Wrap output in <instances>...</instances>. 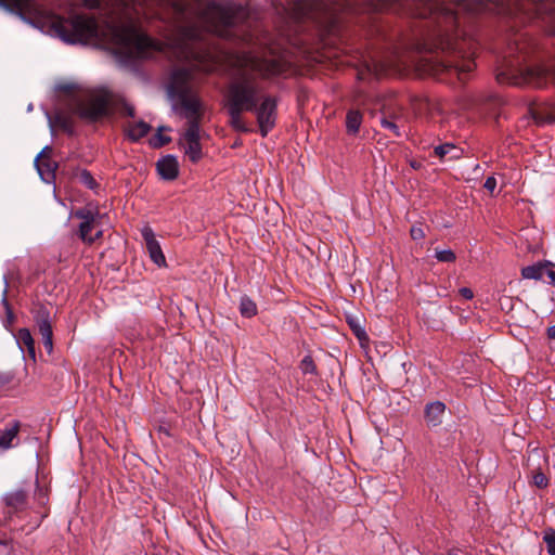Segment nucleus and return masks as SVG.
<instances>
[{
  "mask_svg": "<svg viewBox=\"0 0 555 555\" xmlns=\"http://www.w3.org/2000/svg\"><path fill=\"white\" fill-rule=\"evenodd\" d=\"M409 14L417 18H430L426 30L415 38L409 48L418 52H435L436 56H422L415 64L421 75L439 76L454 74L460 80L475 68L470 57L475 43L459 29L457 11L475 14L486 9L485 0H461L457 10L442 5L437 0L406 1Z\"/></svg>",
  "mask_w": 555,
  "mask_h": 555,
  "instance_id": "f257e3e1",
  "label": "nucleus"
},
{
  "mask_svg": "<svg viewBox=\"0 0 555 555\" xmlns=\"http://www.w3.org/2000/svg\"><path fill=\"white\" fill-rule=\"evenodd\" d=\"M170 8L182 37L190 41L203 40L205 33L224 39L238 38L240 27L248 18L247 9L232 2H209L199 8L195 0H172Z\"/></svg>",
  "mask_w": 555,
  "mask_h": 555,
  "instance_id": "f03ea898",
  "label": "nucleus"
},
{
  "mask_svg": "<svg viewBox=\"0 0 555 555\" xmlns=\"http://www.w3.org/2000/svg\"><path fill=\"white\" fill-rule=\"evenodd\" d=\"M237 74L229 82L224 93V107L251 112L263 95L261 85L254 74L271 77L283 72V65L276 60H264L249 52L235 53L230 57Z\"/></svg>",
  "mask_w": 555,
  "mask_h": 555,
  "instance_id": "7ed1b4c3",
  "label": "nucleus"
},
{
  "mask_svg": "<svg viewBox=\"0 0 555 555\" xmlns=\"http://www.w3.org/2000/svg\"><path fill=\"white\" fill-rule=\"evenodd\" d=\"M0 5L17 12L24 20L38 27H50L67 42H82L96 36L93 17L75 15L65 18L47 9L39 0H0Z\"/></svg>",
  "mask_w": 555,
  "mask_h": 555,
  "instance_id": "20e7f679",
  "label": "nucleus"
},
{
  "mask_svg": "<svg viewBox=\"0 0 555 555\" xmlns=\"http://www.w3.org/2000/svg\"><path fill=\"white\" fill-rule=\"evenodd\" d=\"M193 63L189 66L177 68L171 76V90L179 95L183 116L186 118V127L199 126L203 117L199 99L192 94L191 83L196 81L199 75L214 73L219 66L216 53L209 48L199 51H190Z\"/></svg>",
  "mask_w": 555,
  "mask_h": 555,
  "instance_id": "39448f33",
  "label": "nucleus"
},
{
  "mask_svg": "<svg viewBox=\"0 0 555 555\" xmlns=\"http://www.w3.org/2000/svg\"><path fill=\"white\" fill-rule=\"evenodd\" d=\"M533 51L534 46L526 34L516 35L508 43L505 67L498 74V81L515 86L544 87L548 72L541 66L526 64Z\"/></svg>",
  "mask_w": 555,
  "mask_h": 555,
  "instance_id": "423d86ee",
  "label": "nucleus"
},
{
  "mask_svg": "<svg viewBox=\"0 0 555 555\" xmlns=\"http://www.w3.org/2000/svg\"><path fill=\"white\" fill-rule=\"evenodd\" d=\"M113 108L121 115L134 116L132 105L107 90H101L92 94L86 102L80 103L77 107V114L83 119L95 121L108 115Z\"/></svg>",
  "mask_w": 555,
  "mask_h": 555,
  "instance_id": "0eeeda50",
  "label": "nucleus"
},
{
  "mask_svg": "<svg viewBox=\"0 0 555 555\" xmlns=\"http://www.w3.org/2000/svg\"><path fill=\"white\" fill-rule=\"evenodd\" d=\"M278 103L279 100L276 96L263 93L256 104V108L251 109V112L255 113L259 132L262 138H266L276 125Z\"/></svg>",
  "mask_w": 555,
  "mask_h": 555,
  "instance_id": "6e6552de",
  "label": "nucleus"
},
{
  "mask_svg": "<svg viewBox=\"0 0 555 555\" xmlns=\"http://www.w3.org/2000/svg\"><path fill=\"white\" fill-rule=\"evenodd\" d=\"M542 7L535 0H508L506 11L509 16L519 20L520 23H526L539 16Z\"/></svg>",
  "mask_w": 555,
  "mask_h": 555,
  "instance_id": "1a4fd4ad",
  "label": "nucleus"
},
{
  "mask_svg": "<svg viewBox=\"0 0 555 555\" xmlns=\"http://www.w3.org/2000/svg\"><path fill=\"white\" fill-rule=\"evenodd\" d=\"M116 37L118 43L125 48L134 49L137 55H142L147 49L153 47V41L150 37L139 34L130 27L118 29Z\"/></svg>",
  "mask_w": 555,
  "mask_h": 555,
  "instance_id": "9d476101",
  "label": "nucleus"
},
{
  "mask_svg": "<svg viewBox=\"0 0 555 555\" xmlns=\"http://www.w3.org/2000/svg\"><path fill=\"white\" fill-rule=\"evenodd\" d=\"M201 126L190 125L183 134V149L185 155L192 163H197L202 158Z\"/></svg>",
  "mask_w": 555,
  "mask_h": 555,
  "instance_id": "9b49d317",
  "label": "nucleus"
},
{
  "mask_svg": "<svg viewBox=\"0 0 555 555\" xmlns=\"http://www.w3.org/2000/svg\"><path fill=\"white\" fill-rule=\"evenodd\" d=\"M2 501L7 506L5 518H12L14 514L23 512L28 506V491L24 488L16 489L3 495Z\"/></svg>",
  "mask_w": 555,
  "mask_h": 555,
  "instance_id": "f8f14e48",
  "label": "nucleus"
},
{
  "mask_svg": "<svg viewBox=\"0 0 555 555\" xmlns=\"http://www.w3.org/2000/svg\"><path fill=\"white\" fill-rule=\"evenodd\" d=\"M141 235L144 240L146 250L150 255L151 260L158 267L166 266V258L162 250L159 242L156 240L153 229L145 225L141 229Z\"/></svg>",
  "mask_w": 555,
  "mask_h": 555,
  "instance_id": "ddd939ff",
  "label": "nucleus"
},
{
  "mask_svg": "<svg viewBox=\"0 0 555 555\" xmlns=\"http://www.w3.org/2000/svg\"><path fill=\"white\" fill-rule=\"evenodd\" d=\"M447 411V405L440 401L435 400L427 402L424 406V421L426 426L430 429L440 426Z\"/></svg>",
  "mask_w": 555,
  "mask_h": 555,
  "instance_id": "4468645a",
  "label": "nucleus"
},
{
  "mask_svg": "<svg viewBox=\"0 0 555 555\" xmlns=\"http://www.w3.org/2000/svg\"><path fill=\"white\" fill-rule=\"evenodd\" d=\"M52 149L46 146L35 159L37 170L40 177L46 181L54 179L55 170L57 169V164L50 157Z\"/></svg>",
  "mask_w": 555,
  "mask_h": 555,
  "instance_id": "2eb2a0df",
  "label": "nucleus"
},
{
  "mask_svg": "<svg viewBox=\"0 0 555 555\" xmlns=\"http://www.w3.org/2000/svg\"><path fill=\"white\" fill-rule=\"evenodd\" d=\"M346 322L348 323L353 335L357 337L360 347L362 349H369L370 338L365 331L364 314H346Z\"/></svg>",
  "mask_w": 555,
  "mask_h": 555,
  "instance_id": "dca6fc26",
  "label": "nucleus"
},
{
  "mask_svg": "<svg viewBox=\"0 0 555 555\" xmlns=\"http://www.w3.org/2000/svg\"><path fill=\"white\" fill-rule=\"evenodd\" d=\"M318 8L319 3L313 0H297L293 4L291 17L296 23L312 20Z\"/></svg>",
  "mask_w": 555,
  "mask_h": 555,
  "instance_id": "f3484780",
  "label": "nucleus"
},
{
  "mask_svg": "<svg viewBox=\"0 0 555 555\" xmlns=\"http://www.w3.org/2000/svg\"><path fill=\"white\" fill-rule=\"evenodd\" d=\"M532 117L539 125L555 122V101L544 102L531 109Z\"/></svg>",
  "mask_w": 555,
  "mask_h": 555,
  "instance_id": "a211bd4d",
  "label": "nucleus"
},
{
  "mask_svg": "<svg viewBox=\"0 0 555 555\" xmlns=\"http://www.w3.org/2000/svg\"><path fill=\"white\" fill-rule=\"evenodd\" d=\"M159 176L168 181L175 180L179 175V166L177 159L167 155L160 158L156 164Z\"/></svg>",
  "mask_w": 555,
  "mask_h": 555,
  "instance_id": "6ab92c4d",
  "label": "nucleus"
},
{
  "mask_svg": "<svg viewBox=\"0 0 555 555\" xmlns=\"http://www.w3.org/2000/svg\"><path fill=\"white\" fill-rule=\"evenodd\" d=\"M20 349L27 352L28 357L36 360L35 340L28 328H20L14 335Z\"/></svg>",
  "mask_w": 555,
  "mask_h": 555,
  "instance_id": "aec40b11",
  "label": "nucleus"
},
{
  "mask_svg": "<svg viewBox=\"0 0 555 555\" xmlns=\"http://www.w3.org/2000/svg\"><path fill=\"white\" fill-rule=\"evenodd\" d=\"M21 423L20 421H12L9 423L3 430L0 431V448L10 449L12 448L13 440L17 438L20 433Z\"/></svg>",
  "mask_w": 555,
  "mask_h": 555,
  "instance_id": "412c9836",
  "label": "nucleus"
},
{
  "mask_svg": "<svg viewBox=\"0 0 555 555\" xmlns=\"http://www.w3.org/2000/svg\"><path fill=\"white\" fill-rule=\"evenodd\" d=\"M434 154L440 159H459L462 157L463 150L453 143H443L434 149Z\"/></svg>",
  "mask_w": 555,
  "mask_h": 555,
  "instance_id": "4be33fe9",
  "label": "nucleus"
},
{
  "mask_svg": "<svg viewBox=\"0 0 555 555\" xmlns=\"http://www.w3.org/2000/svg\"><path fill=\"white\" fill-rule=\"evenodd\" d=\"M547 267H552V263L548 261L537 262L532 266L524 267L521 269V276L528 280H543L545 278Z\"/></svg>",
  "mask_w": 555,
  "mask_h": 555,
  "instance_id": "5701e85b",
  "label": "nucleus"
},
{
  "mask_svg": "<svg viewBox=\"0 0 555 555\" xmlns=\"http://www.w3.org/2000/svg\"><path fill=\"white\" fill-rule=\"evenodd\" d=\"M151 130V126L143 120L129 122L126 127L128 138L135 142L145 137Z\"/></svg>",
  "mask_w": 555,
  "mask_h": 555,
  "instance_id": "b1692460",
  "label": "nucleus"
},
{
  "mask_svg": "<svg viewBox=\"0 0 555 555\" xmlns=\"http://www.w3.org/2000/svg\"><path fill=\"white\" fill-rule=\"evenodd\" d=\"M225 109L230 117V125L233 129H235L236 131H240V132H248L249 131V129L245 125L243 117H242V114L244 113V111L236 109L233 107H225Z\"/></svg>",
  "mask_w": 555,
  "mask_h": 555,
  "instance_id": "393cba45",
  "label": "nucleus"
},
{
  "mask_svg": "<svg viewBox=\"0 0 555 555\" xmlns=\"http://www.w3.org/2000/svg\"><path fill=\"white\" fill-rule=\"evenodd\" d=\"M94 223L95 222L82 221L79 225V236L89 245L102 236L101 230L96 231L94 235H91V232L94 229Z\"/></svg>",
  "mask_w": 555,
  "mask_h": 555,
  "instance_id": "a878e982",
  "label": "nucleus"
},
{
  "mask_svg": "<svg viewBox=\"0 0 555 555\" xmlns=\"http://www.w3.org/2000/svg\"><path fill=\"white\" fill-rule=\"evenodd\" d=\"M361 124H362V114L359 111L351 109L347 113L346 128H347L348 133H351V134L358 133Z\"/></svg>",
  "mask_w": 555,
  "mask_h": 555,
  "instance_id": "bb28decb",
  "label": "nucleus"
},
{
  "mask_svg": "<svg viewBox=\"0 0 555 555\" xmlns=\"http://www.w3.org/2000/svg\"><path fill=\"white\" fill-rule=\"evenodd\" d=\"M53 121H54L55 126H57L62 130L70 133V134L73 133L74 126H73V120H72L70 116H68L64 113H57V114H55Z\"/></svg>",
  "mask_w": 555,
  "mask_h": 555,
  "instance_id": "cd10ccee",
  "label": "nucleus"
},
{
  "mask_svg": "<svg viewBox=\"0 0 555 555\" xmlns=\"http://www.w3.org/2000/svg\"><path fill=\"white\" fill-rule=\"evenodd\" d=\"M543 542L546 545L548 555H555V529L552 527L546 528L543 531Z\"/></svg>",
  "mask_w": 555,
  "mask_h": 555,
  "instance_id": "c85d7f7f",
  "label": "nucleus"
},
{
  "mask_svg": "<svg viewBox=\"0 0 555 555\" xmlns=\"http://www.w3.org/2000/svg\"><path fill=\"white\" fill-rule=\"evenodd\" d=\"M299 369L301 370L302 374H312L318 375V369L317 365L310 354H307L299 364Z\"/></svg>",
  "mask_w": 555,
  "mask_h": 555,
  "instance_id": "c756f323",
  "label": "nucleus"
},
{
  "mask_svg": "<svg viewBox=\"0 0 555 555\" xmlns=\"http://www.w3.org/2000/svg\"><path fill=\"white\" fill-rule=\"evenodd\" d=\"M34 498L38 502V504L41 506H46L48 504V501H49L48 489L44 487H41L39 485L38 479H36V490L34 493Z\"/></svg>",
  "mask_w": 555,
  "mask_h": 555,
  "instance_id": "7c9ffc66",
  "label": "nucleus"
},
{
  "mask_svg": "<svg viewBox=\"0 0 555 555\" xmlns=\"http://www.w3.org/2000/svg\"><path fill=\"white\" fill-rule=\"evenodd\" d=\"M78 179L79 181L86 185L87 188H89L90 190H94L98 188V183L95 181V179L93 178V176L91 175L90 171L83 169L79 172L78 175Z\"/></svg>",
  "mask_w": 555,
  "mask_h": 555,
  "instance_id": "2f4dec72",
  "label": "nucleus"
},
{
  "mask_svg": "<svg viewBox=\"0 0 555 555\" xmlns=\"http://www.w3.org/2000/svg\"><path fill=\"white\" fill-rule=\"evenodd\" d=\"M532 483L539 489H545L550 480L541 469H537L532 474Z\"/></svg>",
  "mask_w": 555,
  "mask_h": 555,
  "instance_id": "473e14b6",
  "label": "nucleus"
},
{
  "mask_svg": "<svg viewBox=\"0 0 555 555\" xmlns=\"http://www.w3.org/2000/svg\"><path fill=\"white\" fill-rule=\"evenodd\" d=\"M396 2H397V0H377L373 5V10L376 12L395 11Z\"/></svg>",
  "mask_w": 555,
  "mask_h": 555,
  "instance_id": "72a5a7b5",
  "label": "nucleus"
},
{
  "mask_svg": "<svg viewBox=\"0 0 555 555\" xmlns=\"http://www.w3.org/2000/svg\"><path fill=\"white\" fill-rule=\"evenodd\" d=\"M380 125L385 130L390 131L395 137L401 135L399 126L397 125L395 119L383 117L380 119Z\"/></svg>",
  "mask_w": 555,
  "mask_h": 555,
  "instance_id": "f704fd0d",
  "label": "nucleus"
},
{
  "mask_svg": "<svg viewBox=\"0 0 555 555\" xmlns=\"http://www.w3.org/2000/svg\"><path fill=\"white\" fill-rule=\"evenodd\" d=\"M435 257L440 262H454L456 260L455 253L452 249H437Z\"/></svg>",
  "mask_w": 555,
  "mask_h": 555,
  "instance_id": "c9c22d12",
  "label": "nucleus"
},
{
  "mask_svg": "<svg viewBox=\"0 0 555 555\" xmlns=\"http://www.w3.org/2000/svg\"><path fill=\"white\" fill-rule=\"evenodd\" d=\"M39 333L42 338L52 336V326L51 322L48 319H42L38 321Z\"/></svg>",
  "mask_w": 555,
  "mask_h": 555,
  "instance_id": "e433bc0d",
  "label": "nucleus"
},
{
  "mask_svg": "<svg viewBox=\"0 0 555 555\" xmlns=\"http://www.w3.org/2000/svg\"><path fill=\"white\" fill-rule=\"evenodd\" d=\"M256 304L248 297H242L240 302V312H256Z\"/></svg>",
  "mask_w": 555,
  "mask_h": 555,
  "instance_id": "4c0bfd02",
  "label": "nucleus"
},
{
  "mask_svg": "<svg viewBox=\"0 0 555 555\" xmlns=\"http://www.w3.org/2000/svg\"><path fill=\"white\" fill-rule=\"evenodd\" d=\"M366 69L370 74L378 77L385 72V66L379 62L372 61L366 64Z\"/></svg>",
  "mask_w": 555,
  "mask_h": 555,
  "instance_id": "58836bf2",
  "label": "nucleus"
},
{
  "mask_svg": "<svg viewBox=\"0 0 555 555\" xmlns=\"http://www.w3.org/2000/svg\"><path fill=\"white\" fill-rule=\"evenodd\" d=\"M410 235L412 240L421 241L426 236V233L422 224H414L410 229Z\"/></svg>",
  "mask_w": 555,
  "mask_h": 555,
  "instance_id": "ea45409f",
  "label": "nucleus"
},
{
  "mask_svg": "<svg viewBox=\"0 0 555 555\" xmlns=\"http://www.w3.org/2000/svg\"><path fill=\"white\" fill-rule=\"evenodd\" d=\"M75 216L82 221L95 222L94 214L90 209H79L76 211Z\"/></svg>",
  "mask_w": 555,
  "mask_h": 555,
  "instance_id": "a19ab883",
  "label": "nucleus"
},
{
  "mask_svg": "<svg viewBox=\"0 0 555 555\" xmlns=\"http://www.w3.org/2000/svg\"><path fill=\"white\" fill-rule=\"evenodd\" d=\"M170 141H171V139L169 137H164L160 133H157L155 135V138L153 139L152 144L155 147H159V146H163V145L169 143Z\"/></svg>",
  "mask_w": 555,
  "mask_h": 555,
  "instance_id": "79ce46f5",
  "label": "nucleus"
},
{
  "mask_svg": "<svg viewBox=\"0 0 555 555\" xmlns=\"http://www.w3.org/2000/svg\"><path fill=\"white\" fill-rule=\"evenodd\" d=\"M422 322L427 325L428 327H431L435 331L442 330L441 325L437 322L430 321V314H423Z\"/></svg>",
  "mask_w": 555,
  "mask_h": 555,
  "instance_id": "37998d69",
  "label": "nucleus"
},
{
  "mask_svg": "<svg viewBox=\"0 0 555 555\" xmlns=\"http://www.w3.org/2000/svg\"><path fill=\"white\" fill-rule=\"evenodd\" d=\"M483 188L492 194L496 188V179L492 176L488 177L485 181Z\"/></svg>",
  "mask_w": 555,
  "mask_h": 555,
  "instance_id": "c03bdc74",
  "label": "nucleus"
},
{
  "mask_svg": "<svg viewBox=\"0 0 555 555\" xmlns=\"http://www.w3.org/2000/svg\"><path fill=\"white\" fill-rule=\"evenodd\" d=\"M17 314H5L3 320V325L7 330L11 331V327L16 322Z\"/></svg>",
  "mask_w": 555,
  "mask_h": 555,
  "instance_id": "a18cd8bd",
  "label": "nucleus"
},
{
  "mask_svg": "<svg viewBox=\"0 0 555 555\" xmlns=\"http://www.w3.org/2000/svg\"><path fill=\"white\" fill-rule=\"evenodd\" d=\"M102 0H83V5L90 10L99 9Z\"/></svg>",
  "mask_w": 555,
  "mask_h": 555,
  "instance_id": "49530a36",
  "label": "nucleus"
},
{
  "mask_svg": "<svg viewBox=\"0 0 555 555\" xmlns=\"http://www.w3.org/2000/svg\"><path fill=\"white\" fill-rule=\"evenodd\" d=\"M12 380L9 374L0 373V391Z\"/></svg>",
  "mask_w": 555,
  "mask_h": 555,
  "instance_id": "de8ad7c7",
  "label": "nucleus"
},
{
  "mask_svg": "<svg viewBox=\"0 0 555 555\" xmlns=\"http://www.w3.org/2000/svg\"><path fill=\"white\" fill-rule=\"evenodd\" d=\"M42 344L48 353H51L53 350V340L52 336L42 338Z\"/></svg>",
  "mask_w": 555,
  "mask_h": 555,
  "instance_id": "09e8293b",
  "label": "nucleus"
},
{
  "mask_svg": "<svg viewBox=\"0 0 555 555\" xmlns=\"http://www.w3.org/2000/svg\"><path fill=\"white\" fill-rule=\"evenodd\" d=\"M460 294L462 297H464L465 299H472L474 297V293L470 288L468 287H463L460 289Z\"/></svg>",
  "mask_w": 555,
  "mask_h": 555,
  "instance_id": "8fccbe9b",
  "label": "nucleus"
},
{
  "mask_svg": "<svg viewBox=\"0 0 555 555\" xmlns=\"http://www.w3.org/2000/svg\"><path fill=\"white\" fill-rule=\"evenodd\" d=\"M545 276L550 279V284L555 286V271L547 267V271L545 272Z\"/></svg>",
  "mask_w": 555,
  "mask_h": 555,
  "instance_id": "3c124183",
  "label": "nucleus"
},
{
  "mask_svg": "<svg viewBox=\"0 0 555 555\" xmlns=\"http://www.w3.org/2000/svg\"><path fill=\"white\" fill-rule=\"evenodd\" d=\"M547 337L550 339H555V325H552L547 328Z\"/></svg>",
  "mask_w": 555,
  "mask_h": 555,
  "instance_id": "603ef678",
  "label": "nucleus"
},
{
  "mask_svg": "<svg viewBox=\"0 0 555 555\" xmlns=\"http://www.w3.org/2000/svg\"><path fill=\"white\" fill-rule=\"evenodd\" d=\"M5 312H12L5 296L2 298Z\"/></svg>",
  "mask_w": 555,
  "mask_h": 555,
  "instance_id": "864d4df0",
  "label": "nucleus"
},
{
  "mask_svg": "<svg viewBox=\"0 0 555 555\" xmlns=\"http://www.w3.org/2000/svg\"><path fill=\"white\" fill-rule=\"evenodd\" d=\"M159 431L165 433L167 436H169V431L167 429H164L163 427L159 428Z\"/></svg>",
  "mask_w": 555,
  "mask_h": 555,
  "instance_id": "5fc2aeb1",
  "label": "nucleus"
}]
</instances>
